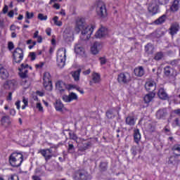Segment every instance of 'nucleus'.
<instances>
[{
	"mask_svg": "<svg viewBox=\"0 0 180 180\" xmlns=\"http://www.w3.org/2000/svg\"><path fill=\"white\" fill-rule=\"evenodd\" d=\"M95 29V25L86 26L85 20L84 18H79L76 20V25L75 30L76 32L79 33L82 31V34L84 36V40H89L94 30Z\"/></svg>",
	"mask_w": 180,
	"mask_h": 180,
	"instance_id": "obj_1",
	"label": "nucleus"
},
{
	"mask_svg": "<svg viewBox=\"0 0 180 180\" xmlns=\"http://www.w3.org/2000/svg\"><path fill=\"white\" fill-rule=\"evenodd\" d=\"M8 162L13 168H19L23 162V154L21 153L13 152L9 156Z\"/></svg>",
	"mask_w": 180,
	"mask_h": 180,
	"instance_id": "obj_2",
	"label": "nucleus"
},
{
	"mask_svg": "<svg viewBox=\"0 0 180 180\" xmlns=\"http://www.w3.org/2000/svg\"><path fill=\"white\" fill-rule=\"evenodd\" d=\"M65 53H67L65 48H61L57 52L56 61L60 68H63L64 65H65V60L67 58Z\"/></svg>",
	"mask_w": 180,
	"mask_h": 180,
	"instance_id": "obj_3",
	"label": "nucleus"
},
{
	"mask_svg": "<svg viewBox=\"0 0 180 180\" xmlns=\"http://www.w3.org/2000/svg\"><path fill=\"white\" fill-rule=\"evenodd\" d=\"M24 57L25 53H23V49H22V48L17 47L13 51V63H15V64H20Z\"/></svg>",
	"mask_w": 180,
	"mask_h": 180,
	"instance_id": "obj_4",
	"label": "nucleus"
},
{
	"mask_svg": "<svg viewBox=\"0 0 180 180\" xmlns=\"http://www.w3.org/2000/svg\"><path fill=\"white\" fill-rule=\"evenodd\" d=\"M75 180H88L89 179V174L84 168H79L76 170L73 174Z\"/></svg>",
	"mask_w": 180,
	"mask_h": 180,
	"instance_id": "obj_5",
	"label": "nucleus"
},
{
	"mask_svg": "<svg viewBox=\"0 0 180 180\" xmlns=\"http://www.w3.org/2000/svg\"><path fill=\"white\" fill-rule=\"evenodd\" d=\"M96 13L99 18H106L108 16V11L106 10V6L102 1L97 2V6L96 8Z\"/></svg>",
	"mask_w": 180,
	"mask_h": 180,
	"instance_id": "obj_6",
	"label": "nucleus"
},
{
	"mask_svg": "<svg viewBox=\"0 0 180 180\" xmlns=\"http://www.w3.org/2000/svg\"><path fill=\"white\" fill-rule=\"evenodd\" d=\"M43 81V85L45 89H46V91H51L53 83L51 82V75H50V72H45L44 73Z\"/></svg>",
	"mask_w": 180,
	"mask_h": 180,
	"instance_id": "obj_7",
	"label": "nucleus"
},
{
	"mask_svg": "<svg viewBox=\"0 0 180 180\" xmlns=\"http://www.w3.org/2000/svg\"><path fill=\"white\" fill-rule=\"evenodd\" d=\"M29 68L32 70V67L29 66L28 64L22 63L20 65V67L18 68L19 71V76L22 79H25V78H27L28 75L27 73L29 72Z\"/></svg>",
	"mask_w": 180,
	"mask_h": 180,
	"instance_id": "obj_8",
	"label": "nucleus"
},
{
	"mask_svg": "<svg viewBox=\"0 0 180 180\" xmlns=\"http://www.w3.org/2000/svg\"><path fill=\"white\" fill-rule=\"evenodd\" d=\"M117 81L120 83L122 82V84H129V82L131 81V76L130 75V73L127 72H121L118 75Z\"/></svg>",
	"mask_w": 180,
	"mask_h": 180,
	"instance_id": "obj_9",
	"label": "nucleus"
},
{
	"mask_svg": "<svg viewBox=\"0 0 180 180\" xmlns=\"http://www.w3.org/2000/svg\"><path fill=\"white\" fill-rule=\"evenodd\" d=\"M38 153L42 155V157L44 158L45 161L47 162L49 161V160H51L53 158V155L51 153H53V150L51 148H46V149H40Z\"/></svg>",
	"mask_w": 180,
	"mask_h": 180,
	"instance_id": "obj_10",
	"label": "nucleus"
},
{
	"mask_svg": "<svg viewBox=\"0 0 180 180\" xmlns=\"http://www.w3.org/2000/svg\"><path fill=\"white\" fill-rule=\"evenodd\" d=\"M145 89H146L147 92L154 94V91L155 89H157V83H155L154 80H149L146 82Z\"/></svg>",
	"mask_w": 180,
	"mask_h": 180,
	"instance_id": "obj_11",
	"label": "nucleus"
},
{
	"mask_svg": "<svg viewBox=\"0 0 180 180\" xmlns=\"http://www.w3.org/2000/svg\"><path fill=\"white\" fill-rule=\"evenodd\" d=\"M163 72L165 77H174V75L176 74V70H175L174 67H172L171 65H167L164 68Z\"/></svg>",
	"mask_w": 180,
	"mask_h": 180,
	"instance_id": "obj_12",
	"label": "nucleus"
},
{
	"mask_svg": "<svg viewBox=\"0 0 180 180\" xmlns=\"http://www.w3.org/2000/svg\"><path fill=\"white\" fill-rule=\"evenodd\" d=\"M180 9V0H173L170 3L169 11L172 13L178 12Z\"/></svg>",
	"mask_w": 180,
	"mask_h": 180,
	"instance_id": "obj_13",
	"label": "nucleus"
},
{
	"mask_svg": "<svg viewBox=\"0 0 180 180\" xmlns=\"http://www.w3.org/2000/svg\"><path fill=\"white\" fill-rule=\"evenodd\" d=\"M18 85V82L15 79L7 80L3 85V88L9 91L10 89H13L15 86Z\"/></svg>",
	"mask_w": 180,
	"mask_h": 180,
	"instance_id": "obj_14",
	"label": "nucleus"
},
{
	"mask_svg": "<svg viewBox=\"0 0 180 180\" xmlns=\"http://www.w3.org/2000/svg\"><path fill=\"white\" fill-rule=\"evenodd\" d=\"M62 99L64 102L70 103L72 101H78V96H77V94L71 92L68 96L63 95Z\"/></svg>",
	"mask_w": 180,
	"mask_h": 180,
	"instance_id": "obj_15",
	"label": "nucleus"
},
{
	"mask_svg": "<svg viewBox=\"0 0 180 180\" xmlns=\"http://www.w3.org/2000/svg\"><path fill=\"white\" fill-rule=\"evenodd\" d=\"M179 32V24L178 23H174L172 24L170 27L169 28V34L172 37H174L176 33Z\"/></svg>",
	"mask_w": 180,
	"mask_h": 180,
	"instance_id": "obj_16",
	"label": "nucleus"
},
{
	"mask_svg": "<svg viewBox=\"0 0 180 180\" xmlns=\"http://www.w3.org/2000/svg\"><path fill=\"white\" fill-rule=\"evenodd\" d=\"M158 96L162 101H167V99H169V96H168V94H167V91H165V89L162 87L159 89L158 92Z\"/></svg>",
	"mask_w": 180,
	"mask_h": 180,
	"instance_id": "obj_17",
	"label": "nucleus"
},
{
	"mask_svg": "<svg viewBox=\"0 0 180 180\" xmlns=\"http://www.w3.org/2000/svg\"><path fill=\"white\" fill-rule=\"evenodd\" d=\"M67 85L68 84H65L63 81H58L56 83V88L60 94H63V92H65V89H67Z\"/></svg>",
	"mask_w": 180,
	"mask_h": 180,
	"instance_id": "obj_18",
	"label": "nucleus"
},
{
	"mask_svg": "<svg viewBox=\"0 0 180 180\" xmlns=\"http://www.w3.org/2000/svg\"><path fill=\"white\" fill-rule=\"evenodd\" d=\"M107 33L108 32L106 31V28L101 27L95 34V37L96 39H102V37H105V36H106Z\"/></svg>",
	"mask_w": 180,
	"mask_h": 180,
	"instance_id": "obj_19",
	"label": "nucleus"
},
{
	"mask_svg": "<svg viewBox=\"0 0 180 180\" xmlns=\"http://www.w3.org/2000/svg\"><path fill=\"white\" fill-rule=\"evenodd\" d=\"M0 77L1 79H6L9 77V72L2 65H0Z\"/></svg>",
	"mask_w": 180,
	"mask_h": 180,
	"instance_id": "obj_20",
	"label": "nucleus"
},
{
	"mask_svg": "<svg viewBox=\"0 0 180 180\" xmlns=\"http://www.w3.org/2000/svg\"><path fill=\"white\" fill-rule=\"evenodd\" d=\"M1 123L4 127L11 126V117L8 115L3 116L1 119Z\"/></svg>",
	"mask_w": 180,
	"mask_h": 180,
	"instance_id": "obj_21",
	"label": "nucleus"
},
{
	"mask_svg": "<svg viewBox=\"0 0 180 180\" xmlns=\"http://www.w3.org/2000/svg\"><path fill=\"white\" fill-rule=\"evenodd\" d=\"M134 140L136 144L140 143V140H141V134H140V129H136L134 130Z\"/></svg>",
	"mask_w": 180,
	"mask_h": 180,
	"instance_id": "obj_22",
	"label": "nucleus"
},
{
	"mask_svg": "<svg viewBox=\"0 0 180 180\" xmlns=\"http://www.w3.org/2000/svg\"><path fill=\"white\" fill-rule=\"evenodd\" d=\"M108 167H109V162H108V160H105L100 162L98 168L101 172H105V171H108Z\"/></svg>",
	"mask_w": 180,
	"mask_h": 180,
	"instance_id": "obj_23",
	"label": "nucleus"
},
{
	"mask_svg": "<svg viewBox=\"0 0 180 180\" xmlns=\"http://www.w3.org/2000/svg\"><path fill=\"white\" fill-rule=\"evenodd\" d=\"M71 75L74 81H75V82H78V81H79V77L81 75V69H78L77 70L71 72Z\"/></svg>",
	"mask_w": 180,
	"mask_h": 180,
	"instance_id": "obj_24",
	"label": "nucleus"
},
{
	"mask_svg": "<svg viewBox=\"0 0 180 180\" xmlns=\"http://www.w3.org/2000/svg\"><path fill=\"white\" fill-rule=\"evenodd\" d=\"M136 77H143L144 75V68L142 66L136 68L134 70Z\"/></svg>",
	"mask_w": 180,
	"mask_h": 180,
	"instance_id": "obj_25",
	"label": "nucleus"
},
{
	"mask_svg": "<svg viewBox=\"0 0 180 180\" xmlns=\"http://www.w3.org/2000/svg\"><path fill=\"white\" fill-rule=\"evenodd\" d=\"M75 52L76 54H79V56H84L85 54V49L79 44H77L75 46Z\"/></svg>",
	"mask_w": 180,
	"mask_h": 180,
	"instance_id": "obj_26",
	"label": "nucleus"
},
{
	"mask_svg": "<svg viewBox=\"0 0 180 180\" xmlns=\"http://www.w3.org/2000/svg\"><path fill=\"white\" fill-rule=\"evenodd\" d=\"M154 96H155V93L149 92V94H146L143 98L145 103H150Z\"/></svg>",
	"mask_w": 180,
	"mask_h": 180,
	"instance_id": "obj_27",
	"label": "nucleus"
},
{
	"mask_svg": "<svg viewBox=\"0 0 180 180\" xmlns=\"http://www.w3.org/2000/svg\"><path fill=\"white\" fill-rule=\"evenodd\" d=\"M54 107L57 112H63V108H64V104L60 100H56L54 103Z\"/></svg>",
	"mask_w": 180,
	"mask_h": 180,
	"instance_id": "obj_28",
	"label": "nucleus"
},
{
	"mask_svg": "<svg viewBox=\"0 0 180 180\" xmlns=\"http://www.w3.org/2000/svg\"><path fill=\"white\" fill-rule=\"evenodd\" d=\"M99 46H101L99 43L94 42L93 46L91 47V52L94 56L98 54V53H99V49H98Z\"/></svg>",
	"mask_w": 180,
	"mask_h": 180,
	"instance_id": "obj_29",
	"label": "nucleus"
},
{
	"mask_svg": "<svg viewBox=\"0 0 180 180\" xmlns=\"http://www.w3.org/2000/svg\"><path fill=\"white\" fill-rule=\"evenodd\" d=\"M125 123L128 126H134L136 124V119L133 116H128L125 119Z\"/></svg>",
	"mask_w": 180,
	"mask_h": 180,
	"instance_id": "obj_30",
	"label": "nucleus"
},
{
	"mask_svg": "<svg viewBox=\"0 0 180 180\" xmlns=\"http://www.w3.org/2000/svg\"><path fill=\"white\" fill-rule=\"evenodd\" d=\"M164 57H165L164 52L158 51L155 53L153 60L155 61H161V60H163Z\"/></svg>",
	"mask_w": 180,
	"mask_h": 180,
	"instance_id": "obj_31",
	"label": "nucleus"
},
{
	"mask_svg": "<svg viewBox=\"0 0 180 180\" xmlns=\"http://www.w3.org/2000/svg\"><path fill=\"white\" fill-rule=\"evenodd\" d=\"M167 20V15L164 14L155 20V25H162Z\"/></svg>",
	"mask_w": 180,
	"mask_h": 180,
	"instance_id": "obj_32",
	"label": "nucleus"
},
{
	"mask_svg": "<svg viewBox=\"0 0 180 180\" xmlns=\"http://www.w3.org/2000/svg\"><path fill=\"white\" fill-rule=\"evenodd\" d=\"M92 81L94 84H99L101 82V75L97 72L92 74Z\"/></svg>",
	"mask_w": 180,
	"mask_h": 180,
	"instance_id": "obj_33",
	"label": "nucleus"
},
{
	"mask_svg": "<svg viewBox=\"0 0 180 180\" xmlns=\"http://www.w3.org/2000/svg\"><path fill=\"white\" fill-rule=\"evenodd\" d=\"M172 150L176 155L180 157V144H174L172 146Z\"/></svg>",
	"mask_w": 180,
	"mask_h": 180,
	"instance_id": "obj_34",
	"label": "nucleus"
},
{
	"mask_svg": "<svg viewBox=\"0 0 180 180\" xmlns=\"http://www.w3.org/2000/svg\"><path fill=\"white\" fill-rule=\"evenodd\" d=\"M33 39H37V43H43V37L40 35H39V31L37 30L35 31V32L33 34V37H32Z\"/></svg>",
	"mask_w": 180,
	"mask_h": 180,
	"instance_id": "obj_35",
	"label": "nucleus"
},
{
	"mask_svg": "<svg viewBox=\"0 0 180 180\" xmlns=\"http://www.w3.org/2000/svg\"><path fill=\"white\" fill-rule=\"evenodd\" d=\"M172 127H180V118L176 117L172 122Z\"/></svg>",
	"mask_w": 180,
	"mask_h": 180,
	"instance_id": "obj_36",
	"label": "nucleus"
},
{
	"mask_svg": "<svg viewBox=\"0 0 180 180\" xmlns=\"http://www.w3.org/2000/svg\"><path fill=\"white\" fill-rule=\"evenodd\" d=\"M91 146H92V143L91 141L83 143V146L81 148L82 151H86V150H88Z\"/></svg>",
	"mask_w": 180,
	"mask_h": 180,
	"instance_id": "obj_37",
	"label": "nucleus"
},
{
	"mask_svg": "<svg viewBox=\"0 0 180 180\" xmlns=\"http://www.w3.org/2000/svg\"><path fill=\"white\" fill-rule=\"evenodd\" d=\"M53 20L56 26H59V27L63 26V22H61L60 20H58V16L53 17Z\"/></svg>",
	"mask_w": 180,
	"mask_h": 180,
	"instance_id": "obj_38",
	"label": "nucleus"
},
{
	"mask_svg": "<svg viewBox=\"0 0 180 180\" xmlns=\"http://www.w3.org/2000/svg\"><path fill=\"white\" fill-rule=\"evenodd\" d=\"M155 1L158 5L160 6L168 5V4H169V0H155Z\"/></svg>",
	"mask_w": 180,
	"mask_h": 180,
	"instance_id": "obj_39",
	"label": "nucleus"
},
{
	"mask_svg": "<svg viewBox=\"0 0 180 180\" xmlns=\"http://www.w3.org/2000/svg\"><path fill=\"white\" fill-rule=\"evenodd\" d=\"M22 103H24V105H22L21 108H22V110H25V109H26L27 106H29V100L27 98H25V97H23Z\"/></svg>",
	"mask_w": 180,
	"mask_h": 180,
	"instance_id": "obj_40",
	"label": "nucleus"
},
{
	"mask_svg": "<svg viewBox=\"0 0 180 180\" xmlns=\"http://www.w3.org/2000/svg\"><path fill=\"white\" fill-rule=\"evenodd\" d=\"M165 134L167 136H172V132H171V129H169V127L168 125H166L163 129Z\"/></svg>",
	"mask_w": 180,
	"mask_h": 180,
	"instance_id": "obj_41",
	"label": "nucleus"
},
{
	"mask_svg": "<svg viewBox=\"0 0 180 180\" xmlns=\"http://www.w3.org/2000/svg\"><path fill=\"white\" fill-rule=\"evenodd\" d=\"M8 180H19V176L16 174L8 176Z\"/></svg>",
	"mask_w": 180,
	"mask_h": 180,
	"instance_id": "obj_42",
	"label": "nucleus"
},
{
	"mask_svg": "<svg viewBox=\"0 0 180 180\" xmlns=\"http://www.w3.org/2000/svg\"><path fill=\"white\" fill-rule=\"evenodd\" d=\"M68 151L70 154H72V153H74V151H75V148L74 147L73 144H71V143L69 144Z\"/></svg>",
	"mask_w": 180,
	"mask_h": 180,
	"instance_id": "obj_43",
	"label": "nucleus"
},
{
	"mask_svg": "<svg viewBox=\"0 0 180 180\" xmlns=\"http://www.w3.org/2000/svg\"><path fill=\"white\" fill-rule=\"evenodd\" d=\"M148 131H150V133H153V131H155V127L151 124H148Z\"/></svg>",
	"mask_w": 180,
	"mask_h": 180,
	"instance_id": "obj_44",
	"label": "nucleus"
},
{
	"mask_svg": "<svg viewBox=\"0 0 180 180\" xmlns=\"http://www.w3.org/2000/svg\"><path fill=\"white\" fill-rule=\"evenodd\" d=\"M7 47H8V50L9 51H12V50H13V49H15V44L12 41H8Z\"/></svg>",
	"mask_w": 180,
	"mask_h": 180,
	"instance_id": "obj_45",
	"label": "nucleus"
},
{
	"mask_svg": "<svg viewBox=\"0 0 180 180\" xmlns=\"http://www.w3.org/2000/svg\"><path fill=\"white\" fill-rule=\"evenodd\" d=\"M25 16L27 19H33L34 13L33 12L29 13V11H26Z\"/></svg>",
	"mask_w": 180,
	"mask_h": 180,
	"instance_id": "obj_46",
	"label": "nucleus"
},
{
	"mask_svg": "<svg viewBox=\"0 0 180 180\" xmlns=\"http://www.w3.org/2000/svg\"><path fill=\"white\" fill-rule=\"evenodd\" d=\"M77 86V84H68L66 86V89H68V91H71V89H76Z\"/></svg>",
	"mask_w": 180,
	"mask_h": 180,
	"instance_id": "obj_47",
	"label": "nucleus"
},
{
	"mask_svg": "<svg viewBox=\"0 0 180 180\" xmlns=\"http://www.w3.org/2000/svg\"><path fill=\"white\" fill-rule=\"evenodd\" d=\"M38 19L39 20H47V15H44V14H43V13H39Z\"/></svg>",
	"mask_w": 180,
	"mask_h": 180,
	"instance_id": "obj_48",
	"label": "nucleus"
},
{
	"mask_svg": "<svg viewBox=\"0 0 180 180\" xmlns=\"http://www.w3.org/2000/svg\"><path fill=\"white\" fill-rule=\"evenodd\" d=\"M46 64V63L44 62H39L38 64L35 65V68L37 69H41L43 67H44V65Z\"/></svg>",
	"mask_w": 180,
	"mask_h": 180,
	"instance_id": "obj_49",
	"label": "nucleus"
},
{
	"mask_svg": "<svg viewBox=\"0 0 180 180\" xmlns=\"http://www.w3.org/2000/svg\"><path fill=\"white\" fill-rule=\"evenodd\" d=\"M99 61H100V64L101 65H105V64H106V62L108 60H106V58H105V57H100L99 58Z\"/></svg>",
	"mask_w": 180,
	"mask_h": 180,
	"instance_id": "obj_50",
	"label": "nucleus"
},
{
	"mask_svg": "<svg viewBox=\"0 0 180 180\" xmlns=\"http://www.w3.org/2000/svg\"><path fill=\"white\" fill-rule=\"evenodd\" d=\"M156 116L159 119H162V117H164V112H163V111H158L157 113H156Z\"/></svg>",
	"mask_w": 180,
	"mask_h": 180,
	"instance_id": "obj_51",
	"label": "nucleus"
},
{
	"mask_svg": "<svg viewBox=\"0 0 180 180\" xmlns=\"http://www.w3.org/2000/svg\"><path fill=\"white\" fill-rule=\"evenodd\" d=\"M150 49H153V44H148L146 46H145V51L146 53H148L150 51Z\"/></svg>",
	"mask_w": 180,
	"mask_h": 180,
	"instance_id": "obj_52",
	"label": "nucleus"
},
{
	"mask_svg": "<svg viewBox=\"0 0 180 180\" xmlns=\"http://www.w3.org/2000/svg\"><path fill=\"white\" fill-rule=\"evenodd\" d=\"M30 57L31 58V61H34V60H36V53L30 52Z\"/></svg>",
	"mask_w": 180,
	"mask_h": 180,
	"instance_id": "obj_53",
	"label": "nucleus"
},
{
	"mask_svg": "<svg viewBox=\"0 0 180 180\" xmlns=\"http://www.w3.org/2000/svg\"><path fill=\"white\" fill-rule=\"evenodd\" d=\"M150 12H151L153 15H155L158 13V8H157V6H154L150 10Z\"/></svg>",
	"mask_w": 180,
	"mask_h": 180,
	"instance_id": "obj_54",
	"label": "nucleus"
},
{
	"mask_svg": "<svg viewBox=\"0 0 180 180\" xmlns=\"http://www.w3.org/2000/svg\"><path fill=\"white\" fill-rule=\"evenodd\" d=\"M70 138L71 140H74L75 141H77L78 140V136L75 134H70Z\"/></svg>",
	"mask_w": 180,
	"mask_h": 180,
	"instance_id": "obj_55",
	"label": "nucleus"
},
{
	"mask_svg": "<svg viewBox=\"0 0 180 180\" xmlns=\"http://www.w3.org/2000/svg\"><path fill=\"white\" fill-rule=\"evenodd\" d=\"M9 8L8 7V6L5 5L2 9V13H4V15H6V13H8V11Z\"/></svg>",
	"mask_w": 180,
	"mask_h": 180,
	"instance_id": "obj_56",
	"label": "nucleus"
},
{
	"mask_svg": "<svg viewBox=\"0 0 180 180\" xmlns=\"http://www.w3.org/2000/svg\"><path fill=\"white\" fill-rule=\"evenodd\" d=\"M37 109H38L39 112H43V106L41 105V103H37Z\"/></svg>",
	"mask_w": 180,
	"mask_h": 180,
	"instance_id": "obj_57",
	"label": "nucleus"
},
{
	"mask_svg": "<svg viewBox=\"0 0 180 180\" xmlns=\"http://www.w3.org/2000/svg\"><path fill=\"white\" fill-rule=\"evenodd\" d=\"M7 15L8 16V18H13V16H15V11H13V10L10 11Z\"/></svg>",
	"mask_w": 180,
	"mask_h": 180,
	"instance_id": "obj_58",
	"label": "nucleus"
},
{
	"mask_svg": "<svg viewBox=\"0 0 180 180\" xmlns=\"http://www.w3.org/2000/svg\"><path fill=\"white\" fill-rule=\"evenodd\" d=\"M176 64H178V60H174L170 62V65H172L171 67H173V68L176 66Z\"/></svg>",
	"mask_w": 180,
	"mask_h": 180,
	"instance_id": "obj_59",
	"label": "nucleus"
},
{
	"mask_svg": "<svg viewBox=\"0 0 180 180\" xmlns=\"http://www.w3.org/2000/svg\"><path fill=\"white\" fill-rule=\"evenodd\" d=\"M18 110H19L20 109V101H17L15 103Z\"/></svg>",
	"mask_w": 180,
	"mask_h": 180,
	"instance_id": "obj_60",
	"label": "nucleus"
},
{
	"mask_svg": "<svg viewBox=\"0 0 180 180\" xmlns=\"http://www.w3.org/2000/svg\"><path fill=\"white\" fill-rule=\"evenodd\" d=\"M32 180H41V178L37 175H34L32 176Z\"/></svg>",
	"mask_w": 180,
	"mask_h": 180,
	"instance_id": "obj_61",
	"label": "nucleus"
},
{
	"mask_svg": "<svg viewBox=\"0 0 180 180\" xmlns=\"http://www.w3.org/2000/svg\"><path fill=\"white\" fill-rule=\"evenodd\" d=\"M46 33L47 36H51V28H47L46 30Z\"/></svg>",
	"mask_w": 180,
	"mask_h": 180,
	"instance_id": "obj_62",
	"label": "nucleus"
},
{
	"mask_svg": "<svg viewBox=\"0 0 180 180\" xmlns=\"http://www.w3.org/2000/svg\"><path fill=\"white\" fill-rule=\"evenodd\" d=\"M174 115H177V116H180V108L174 110Z\"/></svg>",
	"mask_w": 180,
	"mask_h": 180,
	"instance_id": "obj_63",
	"label": "nucleus"
},
{
	"mask_svg": "<svg viewBox=\"0 0 180 180\" xmlns=\"http://www.w3.org/2000/svg\"><path fill=\"white\" fill-rule=\"evenodd\" d=\"M7 101H12V92L8 93V96L6 98Z\"/></svg>",
	"mask_w": 180,
	"mask_h": 180,
	"instance_id": "obj_64",
	"label": "nucleus"
}]
</instances>
